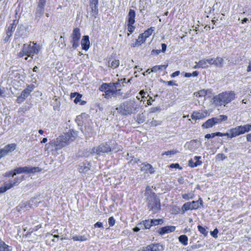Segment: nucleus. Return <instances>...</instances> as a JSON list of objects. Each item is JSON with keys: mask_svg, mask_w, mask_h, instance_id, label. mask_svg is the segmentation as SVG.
Here are the masks:
<instances>
[{"mask_svg": "<svg viewBox=\"0 0 251 251\" xmlns=\"http://www.w3.org/2000/svg\"><path fill=\"white\" fill-rule=\"evenodd\" d=\"M77 137V132L73 129H70L68 132L64 133L55 140H53L47 144L45 147L48 149L50 146L51 147L54 146L55 150H60L74 141Z\"/></svg>", "mask_w": 251, "mask_h": 251, "instance_id": "nucleus-1", "label": "nucleus"}, {"mask_svg": "<svg viewBox=\"0 0 251 251\" xmlns=\"http://www.w3.org/2000/svg\"><path fill=\"white\" fill-rule=\"evenodd\" d=\"M77 137V132L73 129H70L68 132L64 133L55 140H53L47 144L45 147L48 149L50 146L51 147L54 146L55 150H60L74 141Z\"/></svg>", "mask_w": 251, "mask_h": 251, "instance_id": "nucleus-2", "label": "nucleus"}, {"mask_svg": "<svg viewBox=\"0 0 251 251\" xmlns=\"http://www.w3.org/2000/svg\"><path fill=\"white\" fill-rule=\"evenodd\" d=\"M123 79H118L116 82L103 83L99 87V90L103 92V96L106 99H110L113 97H117V96L122 95L120 81Z\"/></svg>", "mask_w": 251, "mask_h": 251, "instance_id": "nucleus-3", "label": "nucleus"}, {"mask_svg": "<svg viewBox=\"0 0 251 251\" xmlns=\"http://www.w3.org/2000/svg\"><path fill=\"white\" fill-rule=\"evenodd\" d=\"M139 107V105L135 100H128L121 103L116 109L121 115L128 116L136 113Z\"/></svg>", "mask_w": 251, "mask_h": 251, "instance_id": "nucleus-4", "label": "nucleus"}, {"mask_svg": "<svg viewBox=\"0 0 251 251\" xmlns=\"http://www.w3.org/2000/svg\"><path fill=\"white\" fill-rule=\"evenodd\" d=\"M236 94L233 91H226L214 96L213 103L218 106H226L235 99Z\"/></svg>", "mask_w": 251, "mask_h": 251, "instance_id": "nucleus-5", "label": "nucleus"}, {"mask_svg": "<svg viewBox=\"0 0 251 251\" xmlns=\"http://www.w3.org/2000/svg\"><path fill=\"white\" fill-rule=\"evenodd\" d=\"M41 49L40 45L34 42H30L28 44H24L21 50L18 53V58H22L26 56L25 59L28 57H33L35 54H38Z\"/></svg>", "mask_w": 251, "mask_h": 251, "instance_id": "nucleus-6", "label": "nucleus"}, {"mask_svg": "<svg viewBox=\"0 0 251 251\" xmlns=\"http://www.w3.org/2000/svg\"><path fill=\"white\" fill-rule=\"evenodd\" d=\"M251 131V125L246 124L243 126H239L230 129V133H221L220 132H214L215 136H227L228 138H232L240 135L243 134L246 132Z\"/></svg>", "mask_w": 251, "mask_h": 251, "instance_id": "nucleus-7", "label": "nucleus"}, {"mask_svg": "<svg viewBox=\"0 0 251 251\" xmlns=\"http://www.w3.org/2000/svg\"><path fill=\"white\" fill-rule=\"evenodd\" d=\"M148 200V207L151 210L158 212L160 210V201L154 192L151 193Z\"/></svg>", "mask_w": 251, "mask_h": 251, "instance_id": "nucleus-8", "label": "nucleus"}, {"mask_svg": "<svg viewBox=\"0 0 251 251\" xmlns=\"http://www.w3.org/2000/svg\"><path fill=\"white\" fill-rule=\"evenodd\" d=\"M135 11L133 9H129L126 18L127 30L129 32V33H127L128 36L130 35V34L132 33L136 28L134 25L135 23Z\"/></svg>", "mask_w": 251, "mask_h": 251, "instance_id": "nucleus-9", "label": "nucleus"}, {"mask_svg": "<svg viewBox=\"0 0 251 251\" xmlns=\"http://www.w3.org/2000/svg\"><path fill=\"white\" fill-rule=\"evenodd\" d=\"M203 202L201 198H200L198 201H193L191 202H185L182 206V213L189 210H197L201 206H203Z\"/></svg>", "mask_w": 251, "mask_h": 251, "instance_id": "nucleus-10", "label": "nucleus"}, {"mask_svg": "<svg viewBox=\"0 0 251 251\" xmlns=\"http://www.w3.org/2000/svg\"><path fill=\"white\" fill-rule=\"evenodd\" d=\"M81 37L80 30L79 28H74L71 35V43L72 48L76 49L79 46V41Z\"/></svg>", "mask_w": 251, "mask_h": 251, "instance_id": "nucleus-11", "label": "nucleus"}, {"mask_svg": "<svg viewBox=\"0 0 251 251\" xmlns=\"http://www.w3.org/2000/svg\"><path fill=\"white\" fill-rule=\"evenodd\" d=\"M34 88V85H27L26 88L23 90L21 92V95L17 97L16 102L18 103H21L24 102L26 98L29 96L31 92L33 90Z\"/></svg>", "mask_w": 251, "mask_h": 251, "instance_id": "nucleus-12", "label": "nucleus"}, {"mask_svg": "<svg viewBox=\"0 0 251 251\" xmlns=\"http://www.w3.org/2000/svg\"><path fill=\"white\" fill-rule=\"evenodd\" d=\"M14 171L17 174H20L22 173H26V174H31V173H35L38 172H40L42 171V169L38 167H28L26 166L24 167H18L16 169H14Z\"/></svg>", "mask_w": 251, "mask_h": 251, "instance_id": "nucleus-13", "label": "nucleus"}, {"mask_svg": "<svg viewBox=\"0 0 251 251\" xmlns=\"http://www.w3.org/2000/svg\"><path fill=\"white\" fill-rule=\"evenodd\" d=\"M17 145L15 143L9 144L0 149V159L2 157L6 155L9 152L13 151L16 148Z\"/></svg>", "mask_w": 251, "mask_h": 251, "instance_id": "nucleus-14", "label": "nucleus"}, {"mask_svg": "<svg viewBox=\"0 0 251 251\" xmlns=\"http://www.w3.org/2000/svg\"><path fill=\"white\" fill-rule=\"evenodd\" d=\"M97 154L102 153H108L112 151V148L107 143H103L99 145L96 149L93 150Z\"/></svg>", "mask_w": 251, "mask_h": 251, "instance_id": "nucleus-15", "label": "nucleus"}, {"mask_svg": "<svg viewBox=\"0 0 251 251\" xmlns=\"http://www.w3.org/2000/svg\"><path fill=\"white\" fill-rule=\"evenodd\" d=\"M209 115V113L207 110H199L194 111L191 115V118L193 120H197L202 119Z\"/></svg>", "mask_w": 251, "mask_h": 251, "instance_id": "nucleus-16", "label": "nucleus"}, {"mask_svg": "<svg viewBox=\"0 0 251 251\" xmlns=\"http://www.w3.org/2000/svg\"><path fill=\"white\" fill-rule=\"evenodd\" d=\"M99 0H89V7L91 9V14L95 18L99 13L98 9Z\"/></svg>", "mask_w": 251, "mask_h": 251, "instance_id": "nucleus-17", "label": "nucleus"}, {"mask_svg": "<svg viewBox=\"0 0 251 251\" xmlns=\"http://www.w3.org/2000/svg\"><path fill=\"white\" fill-rule=\"evenodd\" d=\"M201 156H195L193 159H191L188 161L189 166L191 168H195L202 164V162L200 160Z\"/></svg>", "mask_w": 251, "mask_h": 251, "instance_id": "nucleus-18", "label": "nucleus"}, {"mask_svg": "<svg viewBox=\"0 0 251 251\" xmlns=\"http://www.w3.org/2000/svg\"><path fill=\"white\" fill-rule=\"evenodd\" d=\"M46 3V2L38 0L35 12L36 16L38 17H40L43 15L45 11Z\"/></svg>", "mask_w": 251, "mask_h": 251, "instance_id": "nucleus-19", "label": "nucleus"}, {"mask_svg": "<svg viewBox=\"0 0 251 251\" xmlns=\"http://www.w3.org/2000/svg\"><path fill=\"white\" fill-rule=\"evenodd\" d=\"M176 229V226H167L160 228L158 230V233L160 235H164L166 233H171L174 232Z\"/></svg>", "mask_w": 251, "mask_h": 251, "instance_id": "nucleus-20", "label": "nucleus"}, {"mask_svg": "<svg viewBox=\"0 0 251 251\" xmlns=\"http://www.w3.org/2000/svg\"><path fill=\"white\" fill-rule=\"evenodd\" d=\"M81 48L83 50L87 51L89 50L90 46L89 37L88 35H84L81 40Z\"/></svg>", "mask_w": 251, "mask_h": 251, "instance_id": "nucleus-21", "label": "nucleus"}, {"mask_svg": "<svg viewBox=\"0 0 251 251\" xmlns=\"http://www.w3.org/2000/svg\"><path fill=\"white\" fill-rule=\"evenodd\" d=\"M217 118H212L208 119L206 122L203 123L201 127L203 129H207L212 127L214 125L217 124L216 122Z\"/></svg>", "mask_w": 251, "mask_h": 251, "instance_id": "nucleus-22", "label": "nucleus"}, {"mask_svg": "<svg viewBox=\"0 0 251 251\" xmlns=\"http://www.w3.org/2000/svg\"><path fill=\"white\" fill-rule=\"evenodd\" d=\"M15 22L16 20H14L13 23L11 24L8 27L6 31V36L5 37L4 40L6 41H8L10 37L12 35L13 32L15 30Z\"/></svg>", "mask_w": 251, "mask_h": 251, "instance_id": "nucleus-23", "label": "nucleus"}, {"mask_svg": "<svg viewBox=\"0 0 251 251\" xmlns=\"http://www.w3.org/2000/svg\"><path fill=\"white\" fill-rule=\"evenodd\" d=\"M23 179L24 176L21 177H16L13 179V180H10L8 183H6L5 184L8 189H10V188L13 187L14 186L18 185L20 182L22 181Z\"/></svg>", "mask_w": 251, "mask_h": 251, "instance_id": "nucleus-24", "label": "nucleus"}, {"mask_svg": "<svg viewBox=\"0 0 251 251\" xmlns=\"http://www.w3.org/2000/svg\"><path fill=\"white\" fill-rule=\"evenodd\" d=\"M141 171L145 173H149L152 174L155 172V170L152 166L149 163H142L141 164Z\"/></svg>", "mask_w": 251, "mask_h": 251, "instance_id": "nucleus-25", "label": "nucleus"}, {"mask_svg": "<svg viewBox=\"0 0 251 251\" xmlns=\"http://www.w3.org/2000/svg\"><path fill=\"white\" fill-rule=\"evenodd\" d=\"M163 247L158 243L151 244L145 247V251H160Z\"/></svg>", "mask_w": 251, "mask_h": 251, "instance_id": "nucleus-26", "label": "nucleus"}, {"mask_svg": "<svg viewBox=\"0 0 251 251\" xmlns=\"http://www.w3.org/2000/svg\"><path fill=\"white\" fill-rule=\"evenodd\" d=\"M146 41V39L144 37L141 33L139 34L138 39L136 40L134 43L130 45L131 48H135L138 47L144 44Z\"/></svg>", "mask_w": 251, "mask_h": 251, "instance_id": "nucleus-27", "label": "nucleus"}, {"mask_svg": "<svg viewBox=\"0 0 251 251\" xmlns=\"http://www.w3.org/2000/svg\"><path fill=\"white\" fill-rule=\"evenodd\" d=\"M82 95L77 93V92H74V93H71L70 95V97L71 98L75 97V98L74 99V102L75 104L78 103V102H80V104L83 105L86 103V101H81V99L82 98Z\"/></svg>", "mask_w": 251, "mask_h": 251, "instance_id": "nucleus-28", "label": "nucleus"}, {"mask_svg": "<svg viewBox=\"0 0 251 251\" xmlns=\"http://www.w3.org/2000/svg\"><path fill=\"white\" fill-rule=\"evenodd\" d=\"M120 65V61L119 59L110 58L108 60V66L112 69H116Z\"/></svg>", "mask_w": 251, "mask_h": 251, "instance_id": "nucleus-29", "label": "nucleus"}, {"mask_svg": "<svg viewBox=\"0 0 251 251\" xmlns=\"http://www.w3.org/2000/svg\"><path fill=\"white\" fill-rule=\"evenodd\" d=\"M78 169L79 173L85 174L90 170V164L82 163L79 166Z\"/></svg>", "mask_w": 251, "mask_h": 251, "instance_id": "nucleus-30", "label": "nucleus"}, {"mask_svg": "<svg viewBox=\"0 0 251 251\" xmlns=\"http://www.w3.org/2000/svg\"><path fill=\"white\" fill-rule=\"evenodd\" d=\"M11 247L7 245L0 239V251H11Z\"/></svg>", "mask_w": 251, "mask_h": 251, "instance_id": "nucleus-31", "label": "nucleus"}, {"mask_svg": "<svg viewBox=\"0 0 251 251\" xmlns=\"http://www.w3.org/2000/svg\"><path fill=\"white\" fill-rule=\"evenodd\" d=\"M168 67V64L161 65H155L151 68V72H157L158 71L165 70Z\"/></svg>", "mask_w": 251, "mask_h": 251, "instance_id": "nucleus-32", "label": "nucleus"}, {"mask_svg": "<svg viewBox=\"0 0 251 251\" xmlns=\"http://www.w3.org/2000/svg\"><path fill=\"white\" fill-rule=\"evenodd\" d=\"M213 65L216 67H222L224 64V59L222 57H217L216 58H214Z\"/></svg>", "mask_w": 251, "mask_h": 251, "instance_id": "nucleus-33", "label": "nucleus"}, {"mask_svg": "<svg viewBox=\"0 0 251 251\" xmlns=\"http://www.w3.org/2000/svg\"><path fill=\"white\" fill-rule=\"evenodd\" d=\"M154 30V27H151L146 30L143 33H141L143 34L144 37L147 39L148 37H149L152 33L153 31Z\"/></svg>", "mask_w": 251, "mask_h": 251, "instance_id": "nucleus-34", "label": "nucleus"}, {"mask_svg": "<svg viewBox=\"0 0 251 251\" xmlns=\"http://www.w3.org/2000/svg\"><path fill=\"white\" fill-rule=\"evenodd\" d=\"M140 224L143 225V226H144L143 229H149L152 226V225H151V220H143Z\"/></svg>", "mask_w": 251, "mask_h": 251, "instance_id": "nucleus-35", "label": "nucleus"}, {"mask_svg": "<svg viewBox=\"0 0 251 251\" xmlns=\"http://www.w3.org/2000/svg\"><path fill=\"white\" fill-rule=\"evenodd\" d=\"M179 241L184 246L188 245V239L186 235H181L178 237Z\"/></svg>", "mask_w": 251, "mask_h": 251, "instance_id": "nucleus-36", "label": "nucleus"}, {"mask_svg": "<svg viewBox=\"0 0 251 251\" xmlns=\"http://www.w3.org/2000/svg\"><path fill=\"white\" fill-rule=\"evenodd\" d=\"M72 239L74 241L84 242L88 240V238L85 235L74 236L72 237Z\"/></svg>", "mask_w": 251, "mask_h": 251, "instance_id": "nucleus-37", "label": "nucleus"}, {"mask_svg": "<svg viewBox=\"0 0 251 251\" xmlns=\"http://www.w3.org/2000/svg\"><path fill=\"white\" fill-rule=\"evenodd\" d=\"M198 229L199 231L202 234L204 235V236L206 237L207 235L208 231L206 230L207 227H203L201 225H198Z\"/></svg>", "mask_w": 251, "mask_h": 251, "instance_id": "nucleus-38", "label": "nucleus"}, {"mask_svg": "<svg viewBox=\"0 0 251 251\" xmlns=\"http://www.w3.org/2000/svg\"><path fill=\"white\" fill-rule=\"evenodd\" d=\"M151 223L152 226L162 225L164 222L163 219H151Z\"/></svg>", "mask_w": 251, "mask_h": 251, "instance_id": "nucleus-39", "label": "nucleus"}, {"mask_svg": "<svg viewBox=\"0 0 251 251\" xmlns=\"http://www.w3.org/2000/svg\"><path fill=\"white\" fill-rule=\"evenodd\" d=\"M199 62L200 66L201 68H207L209 67L207 60L205 59L200 60Z\"/></svg>", "mask_w": 251, "mask_h": 251, "instance_id": "nucleus-40", "label": "nucleus"}, {"mask_svg": "<svg viewBox=\"0 0 251 251\" xmlns=\"http://www.w3.org/2000/svg\"><path fill=\"white\" fill-rule=\"evenodd\" d=\"M171 211L172 214L176 215L180 213V208L178 206L174 205L172 207Z\"/></svg>", "mask_w": 251, "mask_h": 251, "instance_id": "nucleus-41", "label": "nucleus"}, {"mask_svg": "<svg viewBox=\"0 0 251 251\" xmlns=\"http://www.w3.org/2000/svg\"><path fill=\"white\" fill-rule=\"evenodd\" d=\"M195 195L194 194L188 193L184 194L182 195V197L183 199L186 201H188L190 199H194Z\"/></svg>", "mask_w": 251, "mask_h": 251, "instance_id": "nucleus-42", "label": "nucleus"}, {"mask_svg": "<svg viewBox=\"0 0 251 251\" xmlns=\"http://www.w3.org/2000/svg\"><path fill=\"white\" fill-rule=\"evenodd\" d=\"M216 118L217 120H216V122H217V124L223 121H226L227 120V117L226 115H220L218 116V117Z\"/></svg>", "mask_w": 251, "mask_h": 251, "instance_id": "nucleus-43", "label": "nucleus"}, {"mask_svg": "<svg viewBox=\"0 0 251 251\" xmlns=\"http://www.w3.org/2000/svg\"><path fill=\"white\" fill-rule=\"evenodd\" d=\"M139 94L140 95L141 97H139L138 96H137L136 97L137 99L139 100H141V101H145L144 98H145V95L147 94V92L142 90L140 91Z\"/></svg>", "mask_w": 251, "mask_h": 251, "instance_id": "nucleus-44", "label": "nucleus"}, {"mask_svg": "<svg viewBox=\"0 0 251 251\" xmlns=\"http://www.w3.org/2000/svg\"><path fill=\"white\" fill-rule=\"evenodd\" d=\"M136 122L138 124H140L145 122V116L143 114H138L137 116Z\"/></svg>", "mask_w": 251, "mask_h": 251, "instance_id": "nucleus-45", "label": "nucleus"}, {"mask_svg": "<svg viewBox=\"0 0 251 251\" xmlns=\"http://www.w3.org/2000/svg\"><path fill=\"white\" fill-rule=\"evenodd\" d=\"M206 94H207V92L205 90H201L196 93V96L197 97H204V96H206Z\"/></svg>", "mask_w": 251, "mask_h": 251, "instance_id": "nucleus-46", "label": "nucleus"}, {"mask_svg": "<svg viewBox=\"0 0 251 251\" xmlns=\"http://www.w3.org/2000/svg\"><path fill=\"white\" fill-rule=\"evenodd\" d=\"M226 158V156L222 153H218L216 156V160L218 161H223L225 160Z\"/></svg>", "mask_w": 251, "mask_h": 251, "instance_id": "nucleus-47", "label": "nucleus"}, {"mask_svg": "<svg viewBox=\"0 0 251 251\" xmlns=\"http://www.w3.org/2000/svg\"><path fill=\"white\" fill-rule=\"evenodd\" d=\"M177 152V151L176 150H173L171 151H165L162 154V155L163 156L164 155H174L176 154Z\"/></svg>", "mask_w": 251, "mask_h": 251, "instance_id": "nucleus-48", "label": "nucleus"}, {"mask_svg": "<svg viewBox=\"0 0 251 251\" xmlns=\"http://www.w3.org/2000/svg\"><path fill=\"white\" fill-rule=\"evenodd\" d=\"M161 121L155 120H153L150 122V125L151 126H158L161 125Z\"/></svg>", "mask_w": 251, "mask_h": 251, "instance_id": "nucleus-49", "label": "nucleus"}, {"mask_svg": "<svg viewBox=\"0 0 251 251\" xmlns=\"http://www.w3.org/2000/svg\"><path fill=\"white\" fill-rule=\"evenodd\" d=\"M113 147L112 148V151H114L115 152H118L120 151L121 150V149L119 147L118 143L115 142L113 145Z\"/></svg>", "mask_w": 251, "mask_h": 251, "instance_id": "nucleus-50", "label": "nucleus"}, {"mask_svg": "<svg viewBox=\"0 0 251 251\" xmlns=\"http://www.w3.org/2000/svg\"><path fill=\"white\" fill-rule=\"evenodd\" d=\"M108 224L110 226H113L115 224V220L114 218L112 216L108 219Z\"/></svg>", "mask_w": 251, "mask_h": 251, "instance_id": "nucleus-51", "label": "nucleus"}, {"mask_svg": "<svg viewBox=\"0 0 251 251\" xmlns=\"http://www.w3.org/2000/svg\"><path fill=\"white\" fill-rule=\"evenodd\" d=\"M163 83L168 86H177V84L176 83L174 80L163 81Z\"/></svg>", "mask_w": 251, "mask_h": 251, "instance_id": "nucleus-52", "label": "nucleus"}, {"mask_svg": "<svg viewBox=\"0 0 251 251\" xmlns=\"http://www.w3.org/2000/svg\"><path fill=\"white\" fill-rule=\"evenodd\" d=\"M218 230L217 228H215L213 231L210 232L211 235L215 238H217Z\"/></svg>", "mask_w": 251, "mask_h": 251, "instance_id": "nucleus-53", "label": "nucleus"}, {"mask_svg": "<svg viewBox=\"0 0 251 251\" xmlns=\"http://www.w3.org/2000/svg\"><path fill=\"white\" fill-rule=\"evenodd\" d=\"M169 167L170 168H176V169H179L180 170L182 169V168L180 166V165L178 163L171 164L170 165Z\"/></svg>", "mask_w": 251, "mask_h": 251, "instance_id": "nucleus-54", "label": "nucleus"}, {"mask_svg": "<svg viewBox=\"0 0 251 251\" xmlns=\"http://www.w3.org/2000/svg\"><path fill=\"white\" fill-rule=\"evenodd\" d=\"M8 190V189L7 188L6 186L5 185V184H4L3 185L0 187V194L3 193Z\"/></svg>", "mask_w": 251, "mask_h": 251, "instance_id": "nucleus-55", "label": "nucleus"}, {"mask_svg": "<svg viewBox=\"0 0 251 251\" xmlns=\"http://www.w3.org/2000/svg\"><path fill=\"white\" fill-rule=\"evenodd\" d=\"M15 175H16V173H15V172L14 171V170H11L10 171H9L8 172H7L6 173L5 176L9 177V176H14Z\"/></svg>", "mask_w": 251, "mask_h": 251, "instance_id": "nucleus-56", "label": "nucleus"}, {"mask_svg": "<svg viewBox=\"0 0 251 251\" xmlns=\"http://www.w3.org/2000/svg\"><path fill=\"white\" fill-rule=\"evenodd\" d=\"M42 227V224L38 225L37 226H34L32 229V231H31L32 232L37 231L39 229L41 228Z\"/></svg>", "mask_w": 251, "mask_h": 251, "instance_id": "nucleus-57", "label": "nucleus"}, {"mask_svg": "<svg viewBox=\"0 0 251 251\" xmlns=\"http://www.w3.org/2000/svg\"><path fill=\"white\" fill-rule=\"evenodd\" d=\"M94 227L95 228H96V227H100V228L103 227V226H102V223L100 222H98L96 223H95L94 224Z\"/></svg>", "mask_w": 251, "mask_h": 251, "instance_id": "nucleus-58", "label": "nucleus"}, {"mask_svg": "<svg viewBox=\"0 0 251 251\" xmlns=\"http://www.w3.org/2000/svg\"><path fill=\"white\" fill-rule=\"evenodd\" d=\"M161 52L160 50H152L151 51V54L157 55Z\"/></svg>", "mask_w": 251, "mask_h": 251, "instance_id": "nucleus-59", "label": "nucleus"}, {"mask_svg": "<svg viewBox=\"0 0 251 251\" xmlns=\"http://www.w3.org/2000/svg\"><path fill=\"white\" fill-rule=\"evenodd\" d=\"M180 74V72L179 71H176L174 73H173L171 75V77H175L176 76H178Z\"/></svg>", "mask_w": 251, "mask_h": 251, "instance_id": "nucleus-60", "label": "nucleus"}, {"mask_svg": "<svg viewBox=\"0 0 251 251\" xmlns=\"http://www.w3.org/2000/svg\"><path fill=\"white\" fill-rule=\"evenodd\" d=\"M159 108L157 107H151V108L150 109V113H155L156 112V111H157L158 110H159Z\"/></svg>", "mask_w": 251, "mask_h": 251, "instance_id": "nucleus-61", "label": "nucleus"}, {"mask_svg": "<svg viewBox=\"0 0 251 251\" xmlns=\"http://www.w3.org/2000/svg\"><path fill=\"white\" fill-rule=\"evenodd\" d=\"M215 137H214V133H212L211 134H210V133H208V134H206L205 135V138H206V139H209L210 138H214Z\"/></svg>", "mask_w": 251, "mask_h": 251, "instance_id": "nucleus-62", "label": "nucleus"}, {"mask_svg": "<svg viewBox=\"0 0 251 251\" xmlns=\"http://www.w3.org/2000/svg\"><path fill=\"white\" fill-rule=\"evenodd\" d=\"M207 60V62L208 63V64H209L210 65H213V63H214V58H209V59H206Z\"/></svg>", "mask_w": 251, "mask_h": 251, "instance_id": "nucleus-63", "label": "nucleus"}, {"mask_svg": "<svg viewBox=\"0 0 251 251\" xmlns=\"http://www.w3.org/2000/svg\"><path fill=\"white\" fill-rule=\"evenodd\" d=\"M246 139L248 142H251V133L246 135Z\"/></svg>", "mask_w": 251, "mask_h": 251, "instance_id": "nucleus-64", "label": "nucleus"}]
</instances>
